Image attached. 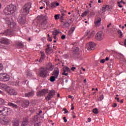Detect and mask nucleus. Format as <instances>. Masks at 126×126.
Segmentation results:
<instances>
[{"label": "nucleus", "mask_w": 126, "mask_h": 126, "mask_svg": "<svg viewBox=\"0 0 126 126\" xmlns=\"http://www.w3.org/2000/svg\"><path fill=\"white\" fill-rule=\"evenodd\" d=\"M10 28L11 30H7L4 32V35L5 36H12L13 31H16L17 30L16 29V24L14 22L11 23L10 24Z\"/></svg>", "instance_id": "nucleus-2"}, {"label": "nucleus", "mask_w": 126, "mask_h": 126, "mask_svg": "<svg viewBox=\"0 0 126 126\" xmlns=\"http://www.w3.org/2000/svg\"><path fill=\"white\" fill-rule=\"evenodd\" d=\"M28 125V119L26 118L24 120L21 125L22 126H26Z\"/></svg>", "instance_id": "nucleus-23"}, {"label": "nucleus", "mask_w": 126, "mask_h": 126, "mask_svg": "<svg viewBox=\"0 0 126 126\" xmlns=\"http://www.w3.org/2000/svg\"><path fill=\"white\" fill-rule=\"evenodd\" d=\"M0 43L1 44H4V45H8L9 43H10V41L6 38H3L1 39Z\"/></svg>", "instance_id": "nucleus-13"}, {"label": "nucleus", "mask_w": 126, "mask_h": 126, "mask_svg": "<svg viewBox=\"0 0 126 126\" xmlns=\"http://www.w3.org/2000/svg\"><path fill=\"white\" fill-rule=\"evenodd\" d=\"M103 99H104V95H101L100 97H99V99H98V100L99 101H102V100H103Z\"/></svg>", "instance_id": "nucleus-41"}, {"label": "nucleus", "mask_w": 126, "mask_h": 126, "mask_svg": "<svg viewBox=\"0 0 126 126\" xmlns=\"http://www.w3.org/2000/svg\"><path fill=\"white\" fill-rule=\"evenodd\" d=\"M118 33L120 35V38H123V32H122L121 30L118 31Z\"/></svg>", "instance_id": "nucleus-36"}, {"label": "nucleus", "mask_w": 126, "mask_h": 126, "mask_svg": "<svg viewBox=\"0 0 126 126\" xmlns=\"http://www.w3.org/2000/svg\"><path fill=\"white\" fill-rule=\"evenodd\" d=\"M124 46H125V47H126V39L125 38V41H124Z\"/></svg>", "instance_id": "nucleus-55"}, {"label": "nucleus", "mask_w": 126, "mask_h": 126, "mask_svg": "<svg viewBox=\"0 0 126 126\" xmlns=\"http://www.w3.org/2000/svg\"><path fill=\"white\" fill-rule=\"evenodd\" d=\"M48 93H49L48 89L40 90L39 91L37 92L36 96H37V97H41V96L46 95V94H48Z\"/></svg>", "instance_id": "nucleus-7"}, {"label": "nucleus", "mask_w": 126, "mask_h": 126, "mask_svg": "<svg viewBox=\"0 0 126 126\" xmlns=\"http://www.w3.org/2000/svg\"><path fill=\"white\" fill-rule=\"evenodd\" d=\"M115 100H117V102H120V98L119 97H115Z\"/></svg>", "instance_id": "nucleus-53"}, {"label": "nucleus", "mask_w": 126, "mask_h": 126, "mask_svg": "<svg viewBox=\"0 0 126 126\" xmlns=\"http://www.w3.org/2000/svg\"><path fill=\"white\" fill-rule=\"evenodd\" d=\"M30 104L29 100H24L22 103V107H23L24 108H25V107H28Z\"/></svg>", "instance_id": "nucleus-17"}, {"label": "nucleus", "mask_w": 126, "mask_h": 126, "mask_svg": "<svg viewBox=\"0 0 126 126\" xmlns=\"http://www.w3.org/2000/svg\"><path fill=\"white\" fill-rule=\"evenodd\" d=\"M117 56H120V57H124V55H123L122 53H117Z\"/></svg>", "instance_id": "nucleus-44"}, {"label": "nucleus", "mask_w": 126, "mask_h": 126, "mask_svg": "<svg viewBox=\"0 0 126 126\" xmlns=\"http://www.w3.org/2000/svg\"><path fill=\"white\" fill-rule=\"evenodd\" d=\"M87 14H88V12L87 11H85L83 12V13H82V14L81 15V16L82 17H84V16H86Z\"/></svg>", "instance_id": "nucleus-37"}, {"label": "nucleus", "mask_w": 126, "mask_h": 126, "mask_svg": "<svg viewBox=\"0 0 126 126\" xmlns=\"http://www.w3.org/2000/svg\"><path fill=\"white\" fill-rule=\"evenodd\" d=\"M0 94L1 95H3V92H2V91H1L0 90Z\"/></svg>", "instance_id": "nucleus-59"}, {"label": "nucleus", "mask_w": 126, "mask_h": 126, "mask_svg": "<svg viewBox=\"0 0 126 126\" xmlns=\"http://www.w3.org/2000/svg\"><path fill=\"white\" fill-rule=\"evenodd\" d=\"M9 95H17V93L13 89H11V90H10V92H9Z\"/></svg>", "instance_id": "nucleus-21"}, {"label": "nucleus", "mask_w": 126, "mask_h": 126, "mask_svg": "<svg viewBox=\"0 0 126 126\" xmlns=\"http://www.w3.org/2000/svg\"><path fill=\"white\" fill-rule=\"evenodd\" d=\"M93 112L94 114L97 115V114H98V113H99V111H98V109L94 108L93 110Z\"/></svg>", "instance_id": "nucleus-34"}, {"label": "nucleus", "mask_w": 126, "mask_h": 126, "mask_svg": "<svg viewBox=\"0 0 126 126\" xmlns=\"http://www.w3.org/2000/svg\"><path fill=\"white\" fill-rule=\"evenodd\" d=\"M16 10V6L13 4L8 5L4 9V12L5 13H8V14H12Z\"/></svg>", "instance_id": "nucleus-3"}, {"label": "nucleus", "mask_w": 126, "mask_h": 126, "mask_svg": "<svg viewBox=\"0 0 126 126\" xmlns=\"http://www.w3.org/2000/svg\"><path fill=\"white\" fill-rule=\"evenodd\" d=\"M16 45L19 48H24V42L22 41H16Z\"/></svg>", "instance_id": "nucleus-18"}, {"label": "nucleus", "mask_w": 126, "mask_h": 126, "mask_svg": "<svg viewBox=\"0 0 126 126\" xmlns=\"http://www.w3.org/2000/svg\"><path fill=\"white\" fill-rule=\"evenodd\" d=\"M123 0H121V1L120 2L118 1L117 3H118V5L121 4V3H122V2H123Z\"/></svg>", "instance_id": "nucleus-52"}, {"label": "nucleus", "mask_w": 126, "mask_h": 126, "mask_svg": "<svg viewBox=\"0 0 126 126\" xmlns=\"http://www.w3.org/2000/svg\"><path fill=\"white\" fill-rule=\"evenodd\" d=\"M10 113V109L4 107H0V115L7 116Z\"/></svg>", "instance_id": "nucleus-5"}, {"label": "nucleus", "mask_w": 126, "mask_h": 126, "mask_svg": "<svg viewBox=\"0 0 126 126\" xmlns=\"http://www.w3.org/2000/svg\"><path fill=\"white\" fill-rule=\"evenodd\" d=\"M45 52L48 54H51V52H52V49H51L50 47H48L45 49Z\"/></svg>", "instance_id": "nucleus-31"}, {"label": "nucleus", "mask_w": 126, "mask_h": 126, "mask_svg": "<svg viewBox=\"0 0 126 126\" xmlns=\"http://www.w3.org/2000/svg\"><path fill=\"white\" fill-rule=\"evenodd\" d=\"M74 52H75L76 55H77V56H78V53H77L79 52V48L76 47V48H75L74 50Z\"/></svg>", "instance_id": "nucleus-35"}, {"label": "nucleus", "mask_w": 126, "mask_h": 126, "mask_svg": "<svg viewBox=\"0 0 126 126\" xmlns=\"http://www.w3.org/2000/svg\"><path fill=\"white\" fill-rule=\"evenodd\" d=\"M2 104H4V100L0 98V105H2Z\"/></svg>", "instance_id": "nucleus-38"}, {"label": "nucleus", "mask_w": 126, "mask_h": 126, "mask_svg": "<svg viewBox=\"0 0 126 126\" xmlns=\"http://www.w3.org/2000/svg\"><path fill=\"white\" fill-rule=\"evenodd\" d=\"M5 88V91H6V92H7V93H9L10 90H11V88H10V87L8 86H6L4 88Z\"/></svg>", "instance_id": "nucleus-30"}, {"label": "nucleus", "mask_w": 126, "mask_h": 126, "mask_svg": "<svg viewBox=\"0 0 126 126\" xmlns=\"http://www.w3.org/2000/svg\"><path fill=\"white\" fill-rule=\"evenodd\" d=\"M36 19L38 20V21L40 23V25H46V24H47V19H46L45 16L43 15L37 16V17H36Z\"/></svg>", "instance_id": "nucleus-6"}, {"label": "nucleus", "mask_w": 126, "mask_h": 126, "mask_svg": "<svg viewBox=\"0 0 126 126\" xmlns=\"http://www.w3.org/2000/svg\"><path fill=\"white\" fill-rule=\"evenodd\" d=\"M111 25H112V24L111 23H110L109 24L107 25V28H109V27H110V26H111Z\"/></svg>", "instance_id": "nucleus-60"}, {"label": "nucleus", "mask_w": 126, "mask_h": 126, "mask_svg": "<svg viewBox=\"0 0 126 126\" xmlns=\"http://www.w3.org/2000/svg\"><path fill=\"white\" fill-rule=\"evenodd\" d=\"M61 39H62V40H64V39H65V35H62L61 36Z\"/></svg>", "instance_id": "nucleus-45"}, {"label": "nucleus", "mask_w": 126, "mask_h": 126, "mask_svg": "<svg viewBox=\"0 0 126 126\" xmlns=\"http://www.w3.org/2000/svg\"><path fill=\"white\" fill-rule=\"evenodd\" d=\"M0 80L4 82L8 81L9 80V75L6 74H1V76L0 77Z\"/></svg>", "instance_id": "nucleus-10"}, {"label": "nucleus", "mask_w": 126, "mask_h": 126, "mask_svg": "<svg viewBox=\"0 0 126 126\" xmlns=\"http://www.w3.org/2000/svg\"><path fill=\"white\" fill-rule=\"evenodd\" d=\"M72 97H73V96H72L70 95H68V98H70L71 99L72 98Z\"/></svg>", "instance_id": "nucleus-63"}, {"label": "nucleus", "mask_w": 126, "mask_h": 126, "mask_svg": "<svg viewBox=\"0 0 126 126\" xmlns=\"http://www.w3.org/2000/svg\"><path fill=\"white\" fill-rule=\"evenodd\" d=\"M95 40L97 41H102L104 39V33L102 32H97L95 36Z\"/></svg>", "instance_id": "nucleus-8"}, {"label": "nucleus", "mask_w": 126, "mask_h": 126, "mask_svg": "<svg viewBox=\"0 0 126 126\" xmlns=\"http://www.w3.org/2000/svg\"><path fill=\"white\" fill-rule=\"evenodd\" d=\"M109 7V5H104V6L102 7L101 10L102 12H105L106 11V9Z\"/></svg>", "instance_id": "nucleus-29"}, {"label": "nucleus", "mask_w": 126, "mask_h": 126, "mask_svg": "<svg viewBox=\"0 0 126 126\" xmlns=\"http://www.w3.org/2000/svg\"><path fill=\"white\" fill-rule=\"evenodd\" d=\"M63 120L64 123H66V122H67V120H66V117H63Z\"/></svg>", "instance_id": "nucleus-49"}, {"label": "nucleus", "mask_w": 126, "mask_h": 126, "mask_svg": "<svg viewBox=\"0 0 126 126\" xmlns=\"http://www.w3.org/2000/svg\"><path fill=\"white\" fill-rule=\"evenodd\" d=\"M105 61H109V57H106V58H105Z\"/></svg>", "instance_id": "nucleus-62"}, {"label": "nucleus", "mask_w": 126, "mask_h": 126, "mask_svg": "<svg viewBox=\"0 0 126 126\" xmlns=\"http://www.w3.org/2000/svg\"><path fill=\"white\" fill-rule=\"evenodd\" d=\"M8 106H10V107H12L13 108H15V109L17 108V105L14 104V103H13L12 102H8Z\"/></svg>", "instance_id": "nucleus-25"}, {"label": "nucleus", "mask_w": 126, "mask_h": 126, "mask_svg": "<svg viewBox=\"0 0 126 126\" xmlns=\"http://www.w3.org/2000/svg\"><path fill=\"white\" fill-rule=\"evenodd\" d=\"M63 68H64L65 70H66V71H69L70 70V69H69V68H68V67H63Z\"/></svg>", "instance_id": "nucleus-42"}, {"label": "nucleus", "mask_w": 126, "mask_h": 126, "mask_svg": "<svg viewBox=\"0 0 126 126\" xmlns=\"http://www.w3.org/2000/svg\"><path fill=\"white\" fill-rule=\"evenodd\" d=\"M94 34H95L94 31H93L92 32L90 33V34H89V32H87L84 35V37H86L87 36H88V37H87V39H90V38H91L92 36H94Z\"/></svg>", "instance_id": "nucleus-16"}, {"label": "nucleus", "mask_w": 126, "mask_h": 126, "mask_svg": "<svg viewBox=\"0 0 126 126\" xmlns=\"http://www.w3.org/2000/svg\"><path fill=\"white\" fill-rule=\"evenodd\" d=\"M27 76L30 77L32 76V73L31 71H28L27 73Z\"/></svg>", "instance_id": "nucleus-40"}, {"label": "nucleus", "mask_w": 126, "mask_h": 126, "mask_svg": "<svg viewBox=\"0 0 126 126\" xmlns=\"http://www.w3.org/2000/svg\"><path fill=\"white\" fill-rule=\"evenodd\" d=\"M75 26H74L70 29V30L68 32V35H70V34H72V33H73V31L75 30Z\"/></svg>", "instance_id": "nucleus-28"}, {"label": "nucleus", "mask_w": 126, "mask_h": 126, "mask_svg": "<svg viewBox=\"0 0 126 126\" xmlns=\"http://www.w3.org/2000/svg\"><path fill=\"white\" fill-rule=\"evenodd\" d=\"M105 59H102L100 60L101 63H105Z\"/></svg>", "instance_id": "nucleus-47"}, {"label": "nucleus", "mask_w": 126, "mask_h": 126, "mask_svg": "<svg viewBox=\"0 0 126 126\" xmlns=\"http://www.w3.org/2000/svg\"><path fill=\"white\" fill-rule=\"evenodd\" d=\"M71 110H74V106H73V104H72L71 105Z\"/></svg>", "instance_id": "nucleus-51"}, {"label": "nucleus", "mask_w": 126, "mask_h": 126, "mask_svg": "<svg viewBox=\"0 0 126 126\" xmlns=\"http://www.w3.org/2000/svg\"><path fill=\"white\" fill-rule=\"evenodd\" d=\"M54 17L56 20H58V19H60V15H55Z\"/></svg>", "instance_id": "nucleus-39"}, {"label": "nucleus", "mask_w": 126, "mask_h": 126, "mask_svg": "<svg viewBox=\"0 0 126 126\" xmlns=\"http://www.w3.org/2000/svg\"><path fill=\"white\" fill-rule=\"evenodd\" d=\"M46 5L48 7H49V8H55L57 7V6H59V5H60V3L52 2L50 5L49 4H46Z\"/></svg>", "instance_id": "nucleus-14"}, {"label": "nucleus", "mask_w": 126, "mask_h": 126, "mask_svg": "<svg viewBox=\"0 0 126 126\" xmlns=\"http://www.w3.org/2000/svg\"><path fill=\"white\" fill-rule=\"evenodd\" d=\"M60 33L61 32H59V30H56L52 32V35L53 36H57V35H58V34H60Z\"/></svg>", "instance_id": "nucleus-26"}, {"label": "nucleus", "mask_w": 126, "mask_h": 126, "mask_svg": "<svg viewBox=\"0 0 126 126\" xmlns=\"http://www.w3.org/2000/svg\"><path fill=\"white\" fill-rule=\"evenodd\" d=\"M59 74H60V69L59 68H57L53 71L52 75H54L56 78H58Z\"/></svg>", "instance_id": "nucleus-15"}, {"label": "nucleus", "mask_w": 126, "mask_h": 126, "mask_svg": "<svg viewBox=\"0 0 126 126\" xmlns=\"http://www.w3.org/2000/svg\"><path fill=\"white\" fill-rule=\"evenodd\" d=\"M70 23H68V22H66L63 25V26L64 28H67V27H69L70 26Z\"/></svg>", "instance_id": "nucleus-27"}, {"label": "nucleus", "mask_w": 126, "mask_h": 126, "mask_svg": "<svg viewBox=\"0 0 126 126\" xmlns=\"http://www.w3.org/2000/svg\"><path fill=\"white\" fill-rule=\"evenodd\" d=\"M101 20L100 18H97V19L96 20H95L94 21V24L96 26H98L101 23Z\"/></svg>", "instance_id": "nucleus-22"}, {"label": "nucleus", "mask_w": 126, "mask_h": 126, "mask_svg": "<svg viewBox=\"0 0 126 126\" xmlns=\"http://www.w3.org/2000/svg\"><path fill=\"white\" fill-rule=\"evenodd\" d=\"M5 87H6V85L0 83V89H3V88H5Z\"/></svg>", "instance_id": "nucleus-33"}, {"label": "nucleus", "mask_w": 126, "mask_h": 126, "mask_svg": "<svg viewBox=\"0 0 126 126\" xmlns=\"http://www.w3.org/2000/svg\"><path fill=\"white\" fill-rule=\"evenodd\" d=\"M0 122L2 125H8L9 124V119L7 117H4L0 119Z\"/></svg>", "instance_id": "nucleus-12"}, {"label": "nucleus", "mask_w": 126, "mask_h": 126, "mask_svg": "<svg viewBox=\"0 0 126 126\" xmlns=\"http://www.w3.org/2000/svg\"><path fill=\"white\" fill-rule=\"evenodd\" d=\"M53 37L55 40H57V35H53Z\"/></svg>", "instance_id": "nucleus-58"}, {"label": "nucleus", "mask_w": 126, "mask_h": 126, "mask_svg": "<svg viewBox=\"0 0 126 126\" xmlns=\"http://www.w3.org/2000/svg\"><path fill=\"white\" fill-rule=\"evenodd\" d=\"M35 94V92L34 91H32L30 92H29L27 94H25V96L26 97H32L34 96V94Z\"/></svg>", "instance_id": "nucleus-20"}, {"label": "nucleus", "mask_w": 126, "mask_h": 126, "mask_svg": "<svg viewBox=\"0 0 126 126\" xmlns=\"http://www.w3.org/2000/svg\"><path fill=\"white\" fill-rule=\"evenodd\" d=\"M117 106H118V104L116 103H113L112 104V107H113V108H116Z\"/></svg>", "instance_id": "nucleus-46"}, {"label": "nucleus", "mask_w": 126, "mask_h": 126, "mask_svg": "<svg viewBox=\"0 0 126 126\" xmlns=\"http://www.w3.org/2000/svg\"><path fill=\"white\" fill-rule=\"evenodd\" d=\"M48 40L49 42H52V37H49V39H48Z\"/></svg>", "instance_id": "nucleus-54"}, {"label": "nucleus", "mask_w": 126, "mask_h": 126, "mask_svg": "<svg viewBox=\"0 0 126 126\" xmlns=\"http://www.w3.org/2000/svg\"><path fill=\"white\" fill-rule=\"evenodd\" d=\"M40 54L41 55L40 57V59L39 60V63H42L44 60H45V58H46V55H45V53L44 52L40 51Z\"/></svg>", "instance_id": "nucleus-19"}, {"label": "nucleus", "mask_w": 126, "mask_h": 126, "mask_svg": "<svg viewBox=\"0 0 126 126\" xmlns=\"http://www.w3.org/2000/svg\"><path fill=\"white\" fill-rule=\"evenodd\" d=\"M56 76H52L50 77V80L51 82H54V81H56Z\"/></svg>", "instance_id": "nucleus-32"}, {"label": "nucleus", "mask_w": 126, "mask_h": 126, "mask_svg": "<svg viewBox=\"0 0 126 126\" xmlns=\"http://www.w3.org/2000/svg\"><path fill=\"white\" fill-rule=\"evenodd\" d=\"M75 69H76V67H72L71 68V70H72V71H74V70H75Z\"/></svg>", "instance_id": "nucleus-50"}, {"label": "nucleus", "mask_w": 126, "mask_h": 126, "mask_svg": "<svg viewBox=\"0 0 126 126\" xmlns=\"http://www.w3.org/2000/svg\"><path fill=\"white\" fill-rule=\"evenodd\" d=\"M19 120H16L12 122L13 126H19Z\"/></svg>", "instance_id": "nucleus-24"}, {"label": "nucleus", "mask_w": 126, "mask_h": 126, "mask_svg": "<svg viewBox=\"0 0 126 126\" xmlns=\"http://www.w3.org/2000/svg\"><path fill=\"white\" fill-rule=\"evenodd\" d=\"M91 15H95V12H91Z\"/></svg>", "instance_id": "nucleus-56"}, {"label": "nucleus", "mask_w": 126, "mask_h": 126, "mask_svg": "<svg viewBox=\"0 0 126 126\" xmlns=\"http://www.w3.org/2000/svg\"><path fill=\"white\" fill-rule=\"evenodd\" d=\"M65 72H66V71L65 69L63 68V72L62 73V75H64V74L65 73Z\"/></svg>", "instance_id": "nucleus-48"}, {"label": "nucleus", "mask_w": 126, "mask_h": 126, "mask_svg": "<svg viewBox=\"0 0 126 126\" xmlns=\"http://www.w3.org/2000/svg\"><path fill=\"white\" fill-rule=\"evenodd\" d=\"M38 75L40 77H43V78H46L48 76V69L44 67H41L39 69Z\"/></svg>", "instance_id": "nucleus-4"}, {"label": "nucleus", "mask_w": 126, "mask_h": 126, "mask_svg": "<svg viewBox=\"0 0 126 126\" xmlns=\"http://www.w3.org/2000/svg\"><path fill=\"white\" fill-rule=\"evenodd\" d=\"M31 5L32 3L29 2L24 5L23 9L21 10V14H20L18 19V21L21 25H23L26 23V15H28Z\"/></svg>", "instance_id": "nucleus-1"}, {"label": "nucleus", "mask_w": 126, "mask_h": 126, "mask_svg": "<svg viewBox=\"0 0 126 126\" xmlns=\"http://www.w3.org/2000/svg\"><path fill=\"white\" fill-rule=\"evenodd\" d=\"M88 122H89V123H90V122H91V118H89L88 119Z\"/></svg>", "instance_id": "nucleus-57"}, {"label": "nucleus", "mask_w": 126, "mask_h": 126, "mask_svg": "<svg viewBox=\"0 0 126 126\" xmlns=\"http://www.w3.org/2000/svg\"><path fill=\"white\" fill-rule=\"evenodd\" d=\"M55 93L56 91H55V90H52L50 91L47 96L45 97L46 100L47 101H50V100H51L52 98L55 96Z\"/></svg>", "instance_id": "nucleus-9"}, {"label": "nucleus", "mask_w": 126, "mask_h": 126, "mask_svg": "<svg viewBox=\"0 0 126 126\" xmlns=\"http://www.w3.org/2000/svg\"><path fill=\"white\" fill-rule=\"evenodd\" d=\"M121 104H123L124 103V99H122L120 101Z\"/></svg>", "instance_id": "nucleus-61"}, {"label": "nucleus", "mask_w": 126, "mask_h": 126, "mask_svg": "<svg viewBox=\"0 0 126 126\" xmlns=\"http://www.w3.org/2000/svg\"><path fill=\"white\" fill-rule=\"evenodd\" d=\"M118 6L119 7H123V5H121V4H119V5H118Z\"/></svg>", "instance_id": "nucleus-64"}, {"label": "nucleus", "mask_w": 126, "mask_h": 126, "mask_svg": "<svg viewBox=\"0 0 126 126\" xmlns=\"http://www.w3.org/2000/svg\"><path fill=\"white\" fill-rule=\"evenodd\" d=\"M96 45L93 42H90L87 44V49L88 51H93L95 49Z\"/></svg>", "instance_id": "nucleus-11"}, {"label": "nucleus", "mask_w": 126, "mask_h": 126, "mask_svg": "<svg viewBox=\"0 0 126 126\" xmlns=\"http://www.w3.org/2000/svg\"><path fill=\"white\" fill-rule=\"evenodd\" d=\"M63 110L64 111V114H67L68 113V111H67L66 108H63Z\"/></svg>", "instance_id": "nucleus-43"}]
</instances>
